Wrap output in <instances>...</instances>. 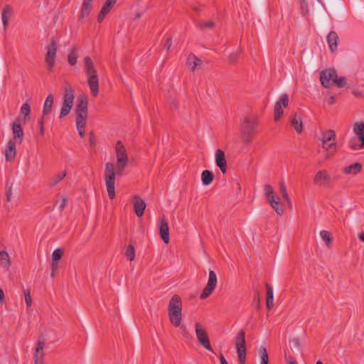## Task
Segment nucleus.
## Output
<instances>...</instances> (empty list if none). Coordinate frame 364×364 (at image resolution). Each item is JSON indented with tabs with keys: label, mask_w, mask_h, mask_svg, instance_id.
Returning a JSON list of instances; mask_svg holds the SVG:
<instances>
[{
	"label": "nucleus",
	"mask_w": 364,
	"mask_h": 364,
	"mask_svg": "<svg viewBox=\"0 0 364 364\" xmlns=\"http://www.w3.org/2000/svg\"><path fill=\"white\" fill-rule=\"evenodd\" d=\"M77 49L73 48L68 54V61L70 65H75L77 63L78 55L77 54Z\"/></svg>",
	"instance_id": "41"
},
{
	"label": "nucleus",
	"mask_w": 364,
	"mask_h": 364,
	"mask_svg": "<svg viewBox=\"0 0 364 364\" xmlns=\"http://www.w3.org/2000/svg\"><path fill=\"white\" fill-rule=\"evenodd\" d=\"M277 102H279L282 106L287 107L289 104V95L287 93H284L280 97L279 100H278Z\"/></svg>",
	"instance_id": "54"
},
{
	"label": "nucleus",
	"mask_w": 364,
	"mask_h": 364,
	"mask_svg": "<svg viewBox=\"0 0 364 364\" xmlns=\"http://www.w3.org/2000/svg\"><path fill=\"white\" fill-rule=\"evenodd\" d=\"M16 143L13 140H9L6 144L5 151V158L6 161H13L16 155Z\"/></svg>",
	"instance_id": "18"
},
{
	"label": "nucleus",
	"mask_w": 364,
	"mask_h": 364,
	"mask_svg": "<svg viewBox=\"0 0 364 364\" xmlns=\"http://www.w3.org/2000/svg\"><path fill=\"white\" fill-rule=\"evenodd\" d=\"M215 164L223 173L227 172V161L225 152L222 149H217L215 151Z\"/></svg>",
	"instance_id": "15"
},
{
	"label": "nucleus",
	"mask_w": 364,
	"mask_h": 364,
	"mask_svg": "<svg viewBox=\"0 0 364 364\" xmlns=\"http://www.w3.org/2000/svg\"><path fill=\"white\" fill-rule=\"evenodd\" d=\"M238 362L240 364H245L247 349L237 350Z\"/></svg>",
	"instance_id": "51"
},
{
	"label": "nucleus",
	"mask_w": 364,
	"mask_h": 364,
	"mask_svg": "<svg viewBox=\"0 0 364 364\" xmlns=\"http://www.w3.org/2000/svg\"><path fill=\"white\" fill-rule=\"evenodd\" d=\"M11 264V261L8 252L6 250L0 251V265L2 268L8 270Z\"/></svg>",
	"instance_id": "30"
},
{
	"label": "nucleus",
	"mask_w": 364,
	"mask_h": 364,
	"mask_svg": "<svg viewBox=\"0 0 364 364\" xmlns=\"http://www.w3.org/2000/svg\"><path fill=\"white\" fill-rule=\"evenodd\" d=\"M44 119L41 117L38 121V125H39V133L41 136L44 135Z\"/></svg>",
	"instance_id": "61"
},
{
	"label": "nucleus",
	"mask_w": 364,
	"mask_h": 364,
	"mask_svg": "<svg viewBox=\"0 0 364 364\" xmlns=\"http://www.w3.org/2000/svg\"><path fill=\"white\" fill-rule=\"evenodd\" d=\"M76 121V127L78 131L79 135L81 138H83L85 136V127L86 125V121H82V120H75Z\"/></svg>",
	"instance_id": "47"
},
{
	"label": "nucleus",
	"mask_w": 364,
	"mask_h": 364,
	"mask_svg": "<svg viewBox=\"0 0 364 364\" xmlns=\"http://www.w3.org/2000/svg\"><path fill=\"white\" fill-rule=\"evenodd\" d=\"M134 198V211L136 216L141 218L144 215L146 204L145 201L139 196H135Z\"/></svg>",
	"instance_id": "16"
},
{
	"label": "nucleus",
	"mask_w": 364,
	"mask_h": 364,
	"mask_svg": "<svg viewBox=\"0 0 364 364\" xmlns=\"http://www.w3.org/2000/svg\"><path fill=\"white\" fill-rule=\"evenodd\" d=\"M168 315L171 323L174 327L181 326L182 336L187 339L191 338L184 325H181L182 321V300L179 295L174 294L169 301L168 305Z\"/></svg>",
	"instance_id": "1"
},
{
	"label": "nucleus",
	"mask_w": 364,
	"mask_h": 364,
	"mask_svg": "<svg viewBox=\"0 0 364 364\" xmlns=\"http://www.w3.org/2000/svg\"><path fill=\"white\" fill-rule=\"evenodd\" d=\"M12 132L14 141L21 144L24 137L23 130L21 124L20 117L16 118L12 124Z\"/></svg>",
	"instance_id": "12"
},
{
	"label": "nucleus",
	"mask_w": 364,
	"mask_h": 364,
	"mask_svg": "<svg viewBox=\"0 0 364 364\" xmlns=\"http://www.w3.org/2000/svg\"><path fill=\"white\" fill-rule=\"evenodd\" d=\"M266 290H267V298H266V306L267 310H270L274 306V295H273V289L272 286L267 283L266 284Z\"/></svg>",
	"instance_id": "31"
},
{
	"label": "nucleus",
	"mask_w": 364,
	"mask_h": 364,
	"mask_svg": "<svg viewBox=\"0 0 364 364\" xmlns=\"http://www.w3.org/2000/svg\"><path fill=\"white\" fill-rule=\"evenodd\" d=\"M349 146L353 150H358L364 148V146H361V143L358 142V139L355 137H352L348 141Z\"/></svg>",
	"instance_id": "49"
},
{
	"label": "nucleus",
	"mask_w": 364,
	"mask_h": 364,
	"mask_svg": "<svg viewBox=\"0 0 364 364\" xmlns=\"http://www.w3.org/2000/svg\"><path fill=\"white\" fill-rule=\"evenodd\" d=\"M259 355L261 360V364H269V356L264 346H260L259 349Z\"/></svg>",
	"instance_id": "40"
},
{
	"label": "nucleus",
	"mask_w": 364,
	"mask_h": 364,
	"mask_svg": "<svg viewBox=\"0 0 364 364\" xmlns=\"http://www.w3.org/2000/svg\"><path fill=\"white\" fill-rule=\"evenodd\" d=\"M353 132L360 141L361 146H364V122H355L353 126Z\"/></svg>",
	"instance_id": "21"
},
{
	"label": "nucleus",
	"mask_w": 364,
	"mask_h": 364,
	"mask_svg": "<svg viewBox=\"0 0 364 364\" xmlns=\"http://www.w3.org/2000/svg\"><path fill=\"white\" fill-rule=\"evenodd\" d=\"M88 97L86 94L80 95L77 101L75 113L76 120L86 121L87 117Z\"/></svg>",
	"instance_id": "5"
},
{
	"label": "nucleus",
	"mask_w": 364,
	"mask_h": 364,
	"mask_svg": "<svg viewBox=\"0 0 364 364\" xmlns=\"http://www.w3.org/2000/svg\"><path fill=\"white\" fill-rule=\"evenodd\" d=\"M44 346H45L44 338L43 337L41 338H39L37 341L35 353L33 355L35 364H43Z\"/></svg>",
	"instance_id": "13"
},
{
	"label": "nucleus",
	"mask_w": 364,
	"mask_h": 364,
	"mask_svg": "<svg viewBox=\"0 0 364 364\" xmlns=\"http://www.w3.org/2000/svg\"><path fill=\"white\" fill-rule=\"evenodd\" d=\"M203 61L193 53H190L188 55L187 65L191 68L192 71H193L198 65H201Z\"/></svg>",
	"instance_id": "33"
},
{
	"label": "nucleus",
	"mask_w": 364,
	"mask_h": 364,
	"mask_svg": "<svg viewBox=\"0 0 364 364\" xmlns=\"http://www.w3.org/2000/svg\"><path fill=\"white\" fill-rule=\"evenodd\" d=\"M214 178L213 173L210 170H204L201 173V180L205 186L210 185Z\"/></svg>",
	"instance_id": "35"
},
{
	"label": "nucleus",
	"mask_w": 364,
	"mask_h": 364,
	"mask_svg": "<svg viewBox=\"0 0 364 364\" xmlns=\"http://www.w3.org/2000/svg\"><path fill=\"white\" fill-rule=\"evenodd\" d=\"M328 15V11L325 4L321 0L316 1V16L320 19H325Z\"/></svg>",
	"instance_id": "24"
},
{
	"label": "nucleus",
	"mask_w": 364,
	"mask_h": 364,
	"mask_svg": "<svg viewBox=\"0 0 364 364\" xmlns=\"http://www.w3.org/2000/svg\"><path fill=\"white\" fill-rule=\"evenodd\" d=\"M338 36L336 32L331 31L327 36V42L331 53H335L337 49Z\"/></svg>",
	"instance_id": "22"
},
{
	"label": "nucleus",
	"mask_w": 364,
	"mask_h": 364,
	"mask_svg": "<svg viewBox=\"0 0 364 364\" xmlns=\"http://www.w3.org/2000/svg\"><path fill=\"white\" fill-rule=\"evenodd\" d=\"M235 348L236 350L247 349L245 341V331L240 330L235 338Z\"/></svg>",
	"instance_id": "27"
},
{
	"label": "nucleus",
	"mask_w": 364,
	"mask_h": 364,
	"mask_svg": "<svg viewBox=\"0 0 364 364\" xmlns=\"http://www.w3.org/2000/svg\"><path fill=\"white\" fill-rule=\"evenodd\" d=\"M280 192L283 196V198L287 202V203L290 206L291 205V199L290 197L288 195L287 188L285 186V183L284 181L280 182Z\"/></svg>",
	"instance_id": "44"
},
{
	"label": "nucleus",
	"mask_w": 364,
	"mask_h": 364,
	"mask_svg": "<svg viewBox=\"0 0 364 364\" xmlns=\"http://www.w3.org/2000/svg\"><path fill=\"white\" fill-rule=\"evenodd\" d=\"M74 98V90L70 85L66 86L65 88L63 102L59 117L60 119L66 117L70 113L73 107Z\"/></svg>",
	"instance_id": "4"
},
{
	"label": "nucleus",
	"mask_w": 364,
	"mask_h": 364,
	"mask_svg": "<svg viewBox=\"0 0 364 364\" xmlns=\"http://www.w3.org/2000/svg\"><path fill=\"white\" fill-rule=\"evenodd\" d=\"M301 13L304 16L307 15L308 10V3L306 0H301L300 2Z\"/></svg>",
	"instance_id": "57"
},
{
	"label": "nucleus",
	"mask_w": 364,
	"mask_h": 364,
	"mask_svg": "<svg viewBox=\"0 0 364 364\" xmlns=\"http://www.w3.org/2000/svg\"><path fill=\"white\" fill-rule=\"evenodd\" d=\"M171 44H172V39L171 37L168 38L165 44H164V48L166 49L167 51L169 50L171 46Z\"/></svg>",
	"instance_id": "62"
},
{
	"label": "nucleus",
	"mask_w": 364,
	"mask_h": 364,
	"mask_svg": "<svg viewBox=\"0 0 364 364\" xmlns=\"http://www.w3.org/2000/svg\"><path fill=\"white\" fill-rule=\"evenodd\" d=\"M20 114L23 115L22 122L25 124L31 119V106L28 102L23 103L21 107Z\"/></svg>",
	"instance_id": "32"
},
{
	"label": "nucleus",
	"mask_w": 364,
	"mask_h": 364,
	"mask_svg": "<svg viewBox=\"0 0 364 364\" xmlns=\"http://www.w3.org/2000/svg\"><path fill=\"white\" fill-rule=\"evenodd\" d=\"M336 70L334 68H328L320 73V82L325 88H329L333 85V82L336 77Z\"/></svg>",
	"instance_id": "9"
},
{
	"label": "nucleus",
	"mask_w": 364,
	"mask_h": 364,
	"mask_svg": "<svg viewBox=\"0 0 364 364\" xmlns=\"http://www.w3.org/2000/svg\"><path fill=\"white\" fill-rule=\"evenodd\" d=\"M363 165L360 163L356 162L343 168V172L346 174H357L361 171Z\"/></svg>",
	"instance_id": "34"
},
{
	"label": "nucleus",
	"mask_w": 364,
	"mask_h": 364,
	"mask_svg": "<svg viewBox=\"0 0 364 364\" xmlns=\"http://www.w3.org/2000/svg\"><path fill=\"white\" fill-rule=\"evenodd\" d=\"M284 112L282 110V106L279 102H276L274 108V117L275 121H279L282 116L283 115Z\"/></svg>",
	"instance_id": "43"
},
{
	"label": "nucleus",
	"mask_w": 364,
	"mask_h": 364,
	"mask_svg": "<svg viewBox=\"0 0 364 364\" xmlns=\"http://www.w3.org/2000/svg\"><path fill=\"white\" fill-rule=\"evenodd\" d=\"M67 173L65 171L58 173L57 175L53 176L50 178L48 182V186L50 187H53L56 186L58 183H60L66 176Z\"/></svg>",
	"instance_id": "37"
},
{
	"label": "nucleus",
	"mask_w": 364,
	"mask_h": 364,
	"mask_svg": "<svg viewBox=\"0 0 364 364\" xmlns=\"http://www.w3.org/2000/svg\"><path fill=\"white\" fill-rule=\"evenodd\" d=\"M63 255V250L60 248L56 249L52 254V261L59 262Z\"/></svg>",
	"instance_id": "52"
},
{
	"label": "nucleus",
	"mask_w": 364,
	"mask_h": 364,
	"mask_svg": "<svg viewBox=\"0 0 364 364\" xmlns=\"http://www.w3.org/2000/svg\"><path fill=\"white\" fill-rule=\"evenodd\" d=\"M330 180V176L328 174L326 170L319 171L314 178V183L319 185L323 186L326 183H328Z\"/></svg>",
	"instance_id": "20"
},
{
	"label": "nucleus",
	"mask_w": 364,
	"mask_h": 364,
	"mask_svg": "<svg viewBox=\"0 0 364 364\" xmlns=\"http://www.w3.org/2000/svg\"><path fill=\"white\" fill-rule=\"evenodd\" d=\"M12 195V186L6 185V201L9 202L11 200V197Z\"/></svg>",
	"instance_id": "60"
},
{
	"label": "nucleus",
	"mask_w": 364,
	"mask_h": 364,
	"mask_svg": "<svg viewBox=\"0 0 364 364\" xmlns=\"http://www.w3.org/2000/svg\"><path fill=\"white\" fill-rule=\"evenodd\" d=\"M333 85H336L339 88H343L347 85V79L343 76L338 77L336 74V77L333 82Z\"/></svg>",
	"instance_id": "50"
},
{
	"label": "nucleus",
	"mask_w": 364,
	"mask_h": 364,
	"mask_svg": "<svg viewBox=\"0 0 364 364\" xmlns=\"http://www.w3.org/2000/svg\"><path fill=\"white\" fill-rule=\"evenodd\" d=\"M284 357L289 364H297L296 361L290 355L285 354Z\"/></svg>",
	"instance_id": "63"
},
{
	"label": "nucleus",
	"mask_w": 364,
	"mask_h": 364,
	"mask_svg": "<svg viewBox=\"0 0 364 364\" xmlns=\"http://www.w3.org/2000/svg\"><path fill=\"white\" fill-rule=\"evenodd\" d=\"M54 101V97L52 94H49L44 102L43 108V113L42 117L43 118H45L46 116H48L52 109V107L53 105Z\"/></svg>",
	"instance_id": "28"
},
{
	"label": "nucleus",
	"mask_w": 364,
	"mask_h": 364,
	"mask_svg": "<svg viewBox=\"0 0 364 364\" xmlns=\"http://www.w3.org/2000/svg\"><path fill=\"white\" fill-rule=\"evenodd\" d=\"M196 335L198 343L206 350L214 353V350L211 346L208 335L205 328L199 323H196Z\"/></svg>",
	"instance_id": "8"
},
{
	"label": "nucleus",
	"mask_w": 364,
	"mask_h": 364,
	"mask_svg": "<svg viewBox=\"0 0 364 364\" xmlns=\"http://www.w3.org/2000/svg\"><path fill=\"white\" fill-rule=\"evenodd\" d=\"M125 255L127 256V259L130 261H132L134 259L135 257V250L132 245H129L127 247L126 251H125Z\"/></svg>",
	"instance_id": "48"
},
{
	"label": "nucleus",
	"mask_w": 364,
	"mask_h": 364,
	"mask_svg": "<svg viewBox=\"0 0 364 364\" xmlns=\"http://www.w3.org/2000/svg\"><path fill=\"white\" fill-rule=\"evenodd\" d=\"M252 305L255 309H259L260 308V299L258 291H256L255 293Z\"/></svg>",
	"instance_id": "55"
},
{
	"label": "nucleus",
	"mask_w": 364,
	"mask_h": 364,
	"mask_svg": "<svg viewBox=\"0 0 364 364\" xmlns=\"http://www.w3.org/2000/svg\"><path fill=\"white\" fill-rule=\"evenodd\" d=\"M88 85L90 88L91 94L97 96L99 93V80L97 75L88 77Z\"/></svg>",
	"instance_id": "23"
},
{
	"label": "nucleus",
	"mask_w": 364,
	"mask_h": 364,
	"mask_svg": "<svg viewBox=\"0 0 364 364\" xmlns=\"http://www.w3.org/2000/svg\"><path fill=\"white\" fill-rule=\"evenodd\" d=\"M196 25L198 28L201 30L205 28L213 29L215 27V23L213 21H197Z\"/></svg>",
	"instance_id": "42"
},
{
	"label": "nucleus",
	"mask_w": 364,
	"mask_h": 364,
	"mask_svg": "<svg viewBox=\"0 0 364 364\" xmlns=\"http://www.w3.org/2000/svg\"><path fill=\"white\" fill-rule=\"evenodd\" d=\"M89 142L90 146H92V147H94L96 145L97 139L93 132H91L90 133Z\"/></svg>",
	"instance_id": "59"
},
{
	"label": "nucleus",
	"mask_w": 364,
	"mask_h": 364,
	"mask_svg": "<svg viewBox=\"0 0 364 364\" xmlns=\"http://www.w3.org/2000/svg\"><path fill=\"white\" fill-rule=\"evenodd\" d=\"M257 118L255 116L245 117L240 125L241 140L246 144H251L257 127Z\"/></svg>",
	"instance_id": "3"
},
{
	"label": "nucleus",
	"mask_w": 364,
	"mask_h": 364,
	"mask_svg": "<svg viewBox=\"0 0 364 364\" xmlns=\"http://www.w3.org/2000/svg\"><path fill=\"white\" fill-rule=\"evenodd\" d=\"M328 7L332 9H336L338 6H341V3L338 0H326Z\"/></svg>",
	"instance_id": "58"
},
{
	"label": "nucleus",
	"mask_w": 364,
	"mask_h": 364,
	"mask_svg": "<svg viewBox=\"0 0 364 364\" xmlns=\"http://www.w3.org/2000/svg\"><path fill=\"white\" fill-rule=\"evenodd\" d=\"M290 348L295 352L301 353V342L299 338L289 340Z\"/></svg>",
	"instance_id": "39"
},
{
	"label": "nucleus",
	"mask_w": 364,
	"mask_h": 364,
	"mask_svg": "<svg viewBox=\"0 0 364 364\" xmlns=\"http://www.w3.org/2000/svg\"><path fill=\"white\" fill-rule=\"evenodd\" d=\"M57 49V42L55 38H53L50 40V43L46 47L47 52L45 58V63L49 72L53 70L55 65Z\"/></svg>",
	"instance_id": "7"
},
{
	"label": "nucleus",
	"mask_w": 364,
	"mask_h": 364,
	"mask_svg": "<svg viewBox=\"0 0 364 364\" xmlns=\"http://www.w3.org/2000/svg\"><path fill=\"white\" fill-rule=\"evenodd\" d=\"M85 63V71L86 75L89 76L97 75V70L95 68L94 63L92 59L89 56L84 58Z\"/></svg>",
	"instance_id": "25"
},
{
	"label": "nucleus",
	"mask_w": 364,
	"mask_h": 364,
	"mask_svg": "<svg viewBox=\"0 0 364 364\" xmlns=\"http://www.w3.org/2000/svg\"><path fill=\"white\" fill-rule=\"evenodd\" d=\"M320 235H321V238L325 241L326 245L328 247H329L330 245L332 243V240H333L331 233L326 230H321L320 232Z\"/></svg>",
	"instance_id": "46"
},
{
	"label": "nucleus",
	"mask_w": 364,
	"mask_h": 364,
	"mask_svg": "<svg viewBox=\"0 0 364 364\" xmlns=\"http://www.w3.org/2000/svg\"><path fill=\"white\" fill-rule=\"evenodd\" d=\"M322 147L328 151V154L326 155V158H328L336 151V141H327V144Z\"/></svg>",
	"instance_id": "45"
},
{
	"label": "nucleus",
	"mask_w": 364,
	"mask_h": 364,
	"mask_svg": "<svg viewBox=\"0 0 364 364\" xmlns=\"http://www.w3.org/2000/svg\"><path fill=\"white\" fill-rule=\"evenodd\" d=\"M125 168H122L121 164H117L115 168L111 162L105 164V180L109 198L112 200L115 197V178L117 175H121Z\"/></svg>",
	"instance_id": "2"
},
{
	"label": "nucleus",
	"mask_w": 364,
	"mask_h": 364,
	"mask_svg": "<svg viewBox=\"0 0 364 364\" xmlns=\"http://www.w3.org/2000/svg\"><path fill=\"white\" fill-rule=\"evenodd\" d=\"M217 282L218 279L216 274L213 270H210L208 283L205 288L203 289L200 296V299L204 300L206 298H208L215 290L217 286Z\"/></svg>",
	"instance_id": "10"
},
{
	"label": "nucleus",
	"mask_w": 364,
	"mask_h": 364,
	"mask_svg": "<svg viewBox=\"0 0 364 364\" xmlns=\"http://www.w3.org/2000/svg\"><path fill=\"white\" fill-rule=\"evenodd\" d=\"M67 203H68V199L66 198H65V197L63 198L62 201L60 203V205L59 206V210L60 211H62L64 209V208L66 205Z\"/></svg>",
	"instance_id": "64"
},
{
	"label": "nucleus",
	"mask_w": 364,
	"mask_h": 364,
	"mask_svg": "<svg viewBox=\"0 0 364 364\" xmlns=\"http://www.w3.org/2000/svg\"><path fill=\"white\" fill-rule=\"evenodd\" d=\"M117 0H106L97 16V21L101 23L109 13Z\"/></svg>",
	"instance_id": "17"
},
{
	"label": "nucleus",
	"mask_w": 364,
	"mask_h": 364,
	"mask_svg": "<svg viewBox=\"0 0 364 364\" xmlns=\"http://www.w3.org/2000/svg\"><path fill=\"white\" fill-rule=\"evenodd\" d=\"M92 3L90 1H83L81 11H80V17L84 18L89 16L90 10L92 9Z\"/></svg>",
	"instance_id": "38"
},
{
	"label": "nucleus",
	"mask_w": 364,
	"mask_h": 364,
	"mask_svg": "<svg viewBox=\"0 0 364 364\" xmlns=\"http://www.w3.org/2000/svg\"><path fill=\"white\" fill-rule=\"evenodd\" d=\"M85 63V71L86 75L89 76L97 75V70L95 68L94 63L92 59L89 56L84 58Z\"/></svg>",
	"instance_id": "26"
},
{
	"label": "nucleus",
	"mask_w": 364,
	"mask_h": 364,
	"mask_svg": "<svg viewBox=\"0 0 364 364\" xmlns=\"http://www.w3.org/2000/svg\"><path fill=\"white\" fill-rule=\"evenodd\" d=\"M336 132L334 130L329 129L323 134L321 141L322 146H325L327 144V141H335L336 140Z\"/></svg>",
	"instance_id": "36"
},
{
	"label": "nucleus",
	"mask_w": 364,
	"mask_h": 364,
	"mask_svg": "<svg viewBox=\"0 0 364 364\" xmlns=\"http://www.w3.org/2000/svg\"><path fill=\"white\" fill-rule=\"evenodd\" d=\"M264 190L268 203L271 207L278 215H282L284 213V209L279 206V198L274 195L272 187L269 184H266L264 187Z\"/></svg>",
	"instance_id": "6"
},
{
	"label": "nucleus",
	"mask_w": 364,
	"mask_h": 364,
	"mask_svg": "<svg viewBox=\"0 0 364 364\" xmlns=\"http://www.w3.org/2000/svg\"><path fill=\"white\" fill-rule=\"evenodd\" d=\"M291 124L295 129V131L300 134L303 131V123L301 115L295 113L292 119H291Z\"/></svg>",
	"instance_id": "29"
},
{
	"label": "nucleus",
	"mask_w": 364,
	"mask_h": 364,
	"mask_svg": "<svg viewBox=\"0 0 364 364\" xmlns=\"http://www.w3.org/2000/svg\"><path fill=\"white\" fill-rule=\"evenodd\" d=\"M238 58H239V53L233 52L230 54L229 58H228V61L231 64H235L237 63Z\"/></svg>",
	"instance_id": "56"
},
{
	"label": "nucleus",
	"mask_w": 364,
	"mask_h": 364,
	"mask_svg": "<svg viewBox=\"0 0 364 364\" xmlns=\"http://www.w3.org/2000/svg\"><path fill=\"white\" fill-rule=\"evenodd\" d=\"M115 150L117 164H121L122 168H126L128 165V156L127 150L121 141H117Z\"/></svg>",
	"instance_id": "11"
},
{
	"label": "nucleus",
	"mask_w": 364,
	"mask_h": 364,
	"mask_svg": "<svg viewBox=\"0 0 364 364\" xmlns=\"http://www.w3.org/2000/svg\"><path fill=\"white\" fill-rule=\"evenodd\" d=\"M159 235L161 239L164 241V242L165 244H168L170 241L169 228L167 220H166L164 216L160 218Z\"/></svg>",
	"instance_id": "14"
},
{
	"label": "nucleus",
	"mask_w": 364,
	"mask_h": 364,
	"mask_svg": "<svg viewBox=\"0 0 364 364\" xmlns=\"http://www.w3.org/2000/svg\"><path fill=\"white\" fill-rule=\"evenodd\" d=\"M14 15V9L11 6L6 4L1 13V18H2V23L4 26V31H6L8 26H9V19L10 17H11Z\"/></svg>",
	"instance_id": "19"
},
{
	"label": "nucleus",
	"mask_w": 364,
	"mask_h": 364,
	"mask_svg": "<svg viewBox=\"0 0 364 364\" xmlns=\"http://www.w3.org/2000/svg\"><path fill=\"white\" fill-rule=\"evenodd\" d=\"M23 294H24V296H25V301H26V306L28 307H30L32 304V299H31V290L29 289H24Z\"/></svg>",
	"instance_id": "53"
}]
</instances>
